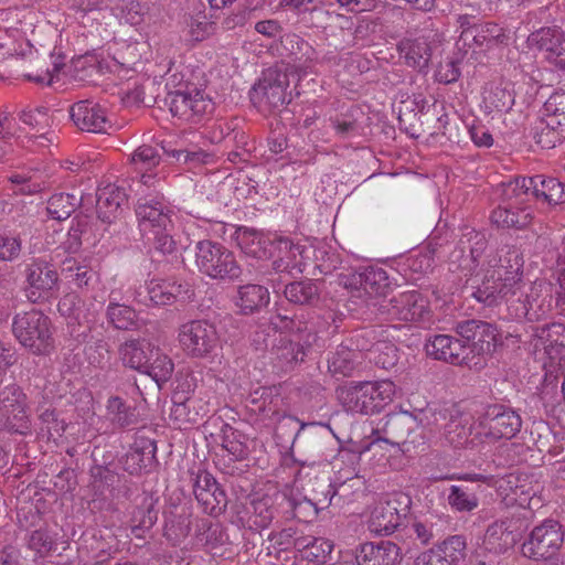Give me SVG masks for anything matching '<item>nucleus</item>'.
Returning <instances> with one entry per match:
<instances>
[{"label": "nucleus", "mask_w": 565, "mask_h": 565, "mask_svg": "<svg viewBox=\"0 0 565 565\" xmlns=\"http://www.w3.org/2000/svg\"><path fill=\"white\" fill-rule=\"evenodd\" d=\"M355 349L339 345L328 359V370L333 375L351 376L362 361V352L358 349V334L355 335Z\"/></svg>", "instance_id": "obj_30"}, {"label": "nucleus", "mask_w": 565, "mask_h": 565, "mask_svg": "<svg viewBox=\"0 0 565 565\" xmlns=\"http://www.w3.org/2000/svg\"><path fill=\"white\" fill-rule=\"evenodd\" d=\"M330 125L341 138H348L358 134L355 120L349 116H337L330 119Z\"/></svg>", "instance_id": "obj_60"}, {"label": "nucleus", "mask_w": 565, "mask_h": 565, "mask_svg": "<svg viewBox=\"0 0 565 565\" xmlns=\"http://www.w3.org/2000/svg\"><path fill=\"white\" fill-rule=\"evenodd\" d=\"M552 285L544 280H535L521 301L516 317H525L529 320H540L547 316L552 309Z\"/></svg>", "instance_id": "obj_21"}, {"label": "nucleus", "mask_w": 565, "mask_h": 565, "mask_svg": "<svg viewBox=\"0 0 565 565\" xmlns=\"http://www.w3.org/2000/svg\"><path fill=\"white\" fill-rule=\"evenodd\" d=\"M107 418L119 427H126L134 423V413L129 406L118 396H113L106 405Z\"/></svg>", "instance_id": "obj_51"}, {"label": "nucleus", "mask_w": 565, "mask_h": 565, "mask_svg": "<svg viewBox=\"0 0 565 565\" xmlns=\"http://www.w3.org/2000/svg\"><path fill=\"white\" fill-rule=\"evenodd\" d=\"M337 396L347 412L372 415L369 390L365 387V382H352L343 385L337 390Z\"/></svg>", "instance_id": "obj_28"}, {"label": "nucleus", "mask_w": 565, "mask_h": 565, "mask_svg": "<svg viewBox=\"0 0 565 565\" xmlns=\"http://www.w3.org/2000/svg\"><path fill=\"white\" fill-rule=\"evenodd\" d=\"M82 301L75 294L64 296L58 302V311L64 316H73L76 319L82 317Z\"/></svg>", "instance_id": "obj_64"}, {"label": "nucleus", "mask_w": 565, "mask_h": 565, "mask_svg": "<svg viewBox=\"0 0 565 565\" xmlns=\"http://www.w3.org/2000/svg\"><path fill=\"white\" fill-rule=\"evenodd\" d=\"M153 352H156V347L146 340L126 341L119 350L122 363L142 373L152 359Z\"/></svg>", "instance_id": "obj_29"}, {"label": "nucleus", "mask_w": 565, "mask_h": 565, "mask_svg": "<svg viewBox=\"0 0 565 565\" xmlns=\"http://www.w3.org/2000/svg\"><path fill=\"white\" fill-rule=\"evenodd\" d=\"M268 289L260 285L247 284L241 286L237 292L236 306L244 315L258 311L269 303Z\"/></svg>", "instance_id": "obj_34"}, {"label": "nucleus", "mask_w": 565, "mask_h": 565, "mask_svg": "<svg viewBox=\"0 0 565 565\" xmlns=\"http://www.w3.org/2000/svg\"><path fill=\"white\" fill-rule=\"evenodd\" d=\"M529 42L554 67L565 70V32L558 28H541L531 33Z\"/></svg>", "instance_id": "obj_19"}, {"label": "nucleus", "mask_w": 565, "mask_h": 565, "mask_svg": "<svg viewBox=\"0 0 565 565\" xmlns=\"http://www.w3.org/2000/svg\"><path fill=\"white\" fill-rule=\"evenodd\" d=\"M482 32L486 35L488 49L497 45L504 44L509 40V35L503 28L494 23H486L481 25Z\"/></svg>", "instance_id": "obj_61"}, {"label": "nucleus", "mask_w": 565, "mask_h": 565, "mask_svg": "<svg viewBox=\"0 0 565 565\" xmlns=\"http://www.w3.org/2000/svg\"><path fill=\"white\" fill-rule=\"evenodd\" d=\"M398 51L405 63L414 68H425L431 57V44L428 35H413L402 40Z\"/></svg>", "instance_id": "obj_26"}, {"label": "nucleus", "mask_w": 565, "mask_h": 565, "mask_svg": "<svg viewBox=\"0 0 565 565\" xmlns=\"http://www.w3.org/2000/svg\"><path fill=\"white\" fill-rule=\"evenodd\" d=\"M268 541L277 553L292 548L298 552L299 536H296V531L292 527L270 533L268 535Z\"/></svg>", "instance_id": "obj_56"}, {"label": "nucleus", "mask_w": 565, "mask_h": 565, "mask_svg": "<svg viewBox=\"0 0 565 565\" xmlns=\"http://www.w3.org/2000/svg\"><path fill=\"white\" fill-rule=\"evenodd\" d=\"M20 120L33 129L45 130L51 127L53 119L46 107L28 108L20 113Z\"/></svg>", "instance_id": "obj_53"}, {"label": "nucleus", "mask_w": 565, "mask_h": 565, "mask_svg": "<svg viewBox=\"0 0 565 565\" xmlns=\"http://www.w3.org/2000/svg\"><path fill=\"white\" fill-rule=\"evenodd\" d=\"M280 54L290 61L281 63L279 67L297 75V81L307 75L316 60L315 49L299 35L289 33L280 36Z\"/></svg>", "instance_id": "obj_13"}, {"label": "nucleus", "mask_w": 565, "mask_h": 565, "mask_svg": "<svg viewBox=\"0 0 565 565\" xmlns=\"http://www.w3.org/2000/svg\"><path fill=\"white\" fill-rule=\"evenodd\" d=\"M483 103L490 111H507L514 104V94L507 82L490 83L483 90Z\"/></svg>", "instance_id": "obj_36"}, {"label": "nucleus", "mask_w": 565, "mask_h": 565, "mask_svg": "<svg viewBox=\"0 0 565 565\" xmlns=\"http://www.w3.org/2000/svg\"><path fill=\"white\" fill-rule=\"evenodd\" d=\"M161 157L158 150L148 145L138 147L130 157V164L134 172L139 177V183L150 188L166 175L162 171H156L160 164Z\"/></svg>", "instance_id": "obj_22"}, {"label": "nucleus", "mask_w": 565, "mask_h": 565, "mask_svg": "<svg viewBox=\"0 0 565 565\" xmlns=\"http://www.w3.org/2000/svg\"><path fill=\"white\" fill-rule=\"evenodd\" d=\"M0 420L20 434L29 429L26 395L15 384L0 391Z\"/></svg>", "instance_id": "obj_15"}, {"label": "nucleus", "mask_w": 565, "mask_h": 565, "mask_svg": "<svg viewBox=\"0 0 565 565\" xmlns=\"http://www.w3.org/2000/svg\"><path fill=\"white\" fill-rule=\"evenodd\" d=\"M384 333L381 328L363 330L358 334V349L376 366L390 370L397 364L399 356L396 345Z\"/></svg>", "instance_id": "obj_11"}, {"label": "nucleus", "mask_w": 565, "mask_h": 565, "mask_svg": "<svg viewBox=\"0 0 565 565\" xmlns=\"http://www.w3.org/2000/svg\"><path fill=\"white\" fill-rule=\"evenodd\" d=\"M564 530L558 521L545 520L536 525L522 544V554L533 559L552 557L563 545Z\"/></svg>", "instance_id": "obj_8"}, {"label": "nucleus", "mask_w": 565, "mask_h": 565, "mask_svg": "<svg viewBox=\"0 0 565 565\" xmlns=\"http://www.w3.org/2000/svg\"><path fill=\"white\" fill-rule=\"evenodd\" d=\"M284 295L295 305H309L318 297L317 285L311 280H301L288 284Z\"/></svg>", "instance_id": "obj_45"}, {"label": "nucleus", "mask_w": 565, "mask_h": 565, "mask_svg": "<svg viewBox=\"0 0 565 565\" xmlns=\"http://www.w3.org/2000/svg\"><path fill=\"white\" fill-rule=\"evenodd\" d=\"M113 11L120 21L136 26L143 22L149 6L147 0H121Z\"/></svg>", "instance_id": "obj_42"}, {"label": "nucleus", "mask_w": 565, "mask_h": 565, "mask_svg": "<svg viewBox=\"0 0 565 565\" xmlns=\"http://www.w3.org/2000/svg\"><path fill=\"white\" fill-rule=\"evenodd\" d=\"M519 482L520 478L513 473H510L500 479H495L497 486L494 487L505 498L523 504L530 498V492L525 490L524 486L520 484Z\"/></svg>", "instance_id": "obj_49"}, {"label": "nucleus", "mask_w": 565, "mask_h": 565, "mask_svg": "<svg viewBox=\"0 0 565 565\" xmlns=\"http://www.w3.org/2000/svg\"><path fill=\"white\" fill-rule=\"evenodd\" d=\"M22 242L19 236L0 234V262H14L20 257Z\"/></svg>", "instance_id": "obj_58"}, {"label": "nucleus", "mask_w": 565, "mask_h": 565, "mask_svg": "<svg viewBox=\"0 0 565 565\" xmlns=\"http://www.w3.org/2000/svg\"><path fill=\"white\" fill-rule=\"evenodd\" d=\"M411 504V497L401 491L381 495L370 510L369 530L376 535H391L402 524Z\"/></svg>", "instance_id": "obj_5"}, {"label": "nucleus", "mask_w": 565, "mask_h": 565, "mask_svg": "<svg viewBox=\"0 0 565 565\" xmlns=\"http://www.w3.org/2000/svg\"><path fill=\"white\" fill-rule=\"evenodd\" d=\"M107 317L109 322L120 330H130L138 327V315L136 310L129 306L120 305L115 301L113 294L107 307Z\"/></svg>", "instance_id": "obj_43"}, {"label": "nucleus", "mask_w": 565, "mask_h": 565, "mask_svg": "<svg viewBox=\"0 0 565 565\" xmlns=\"http://www.w3.org/2000/svg\"><path fill=\"white\" fill-rule=\"evenodd\" d=\"M503 193L519 203H530L533 198H542L548 204L565 202V185L554 178L543 175L515 178L507 182Z\"/></svg>", "instance_id": "obj_7"}, {"label": "nucleus", "mask_w": 565, "mask_h": 565, "mask_svg": "<svg viewBox=\"0 0 565 565\" xmlns=\"http://www.w3.org/2000/svg\"><path fill=\"white\" fill-rule=\"evenodd\" d=\"M417 427V416L405 411L387 417L385 433L394 439L393 443L398 444L404 441Z\"/></svg>", "instance_id": "obj_38"}, {"label": "nucleus", "mask_w": 565, "mask_h": 565, "mask_svg": "<svg viewBox=\"0 0 565 565\" xmlns=\"http://www.w3.org/2000/svg\"><path fill=\"white\" fill-rule=\"evenodd\" d=\"M54 545V539L43 529L33 531L28 539L29 548L41 556L47 555L53 550Z\"/></svg>", "instance_id": "obj_57"}, {"label": "nucleus", "mask_w": 565, "mask_h": 565, "mask_svg": "<svg viewBox=\"0 0 565 565\" xmlns=\"http://www.w3.org/2000/svg\"><path fill=\"white\" fill-rule=\"evenodd\" d=\"M169 98L171 114L184 121L198 122L213 110L212 100L196 88L173 92Z\"/></svg>", "instance_id": "obj_14"}, {"label": "nucleus", "mask_w": 565, "mask_h": 565, "mask_svg": "<svg viewBox=\"0 0 565 565\" xmlns=\"http://www.w3.org/2000/svg\"><path fill=\"white\" fill-rule=\"evenodd\" d=\"M449 505L458 512H471L479 505V499L459 486H451L448 494Z\"/></svg>", "instance_id": "obj_52"}, {"label": "nucleus", "mask_w": 565, "mask_h": 565, "mask_svg": "<svg viewBox=\"0 0 565 565\" xmlns=\"http://www.w3.org/2000/svg\"><path fill=\"white\" fill-rule=\"evenodd\" d=\"M195 264L201 273L212 279L235 280L242 275L234 253L222 244L209 239L198 242Z\"/></svg>", "instance_id": "obj_4"}, {"label": "nucleus", "mask_w": 565, "mask_h": 565, "mask_svg": "<svg viewBox=\"0 0 565 565\" xmlns=\"http://www.w3.org/2000/svg\"><path fill=\"white\" fill-rule=\"evenodd\" d=\"M459 333L471 343L467 345L470 358L484 365L500 344V333L497 327L491 323L470 320L459 326Z\"/></svg>", "instance_id": "obj_10"}, {"label": "nucleus", "mask_w": 565, "mask_h": 565, "mask_svg": "<svg viewBox=\"0 0 565 565\" xmlns=\"http://www.w3.org/2000/svg\"><path fill=\"white\" fill-rule=\"evenodd\" d=\"M408 267L414 273L426 274L434 267V257L430 252H419L408 259Z\"/></svg>", "instance_id": "obj_63"}, {"label": "nucleus", "mask_w": 565, "mask_h": 565, "mask_svg": "<svg viewBox=\"0 0 565 565\" xmlns=\"http://www.w3.org/2000/svg\"><path fill=\"white\" fill-rule=\"evenodd\" d=\"M361 289L370 296H384L391 288L387 273L382 268H366L359 275Z\"/></svg>", "instance_id": "obj_40"}, {"label": "nucleus", "mask_w": 565, "mask_h": 565, "mask_svg": "<svg viewBox=\"0 0 565 565\" xmlns=\"http://www.w3.org/2000/svg\"><path fill=\"white\" fill-rule=\"evenodd\" d=\"M126 190L116 184H107L97 192L96 209L98 217L110 223L117 217L122 204L127 201Z\"/></svg>", "instance_id": "obj_27"}, {"label": "nucleus", "mask_w": 565, "mask_h": 565, "mask_svg": "<svg viewBox=\"0 0 565 565\" xmlns=\"http://www.w3.org/2000/svg\"><path fill=\"white\" fill-rule=\"evenodd\" d=\"M507 183H502V188ZM502 198L505 205L497 207L492 214L491 220L494 224L501 227H516L522 228L530 224L532 220V212L530 211L529 203H519L515 199L509 200L502 192Z\"/></svg>", "instance_id": "obj_24"}, {"label": "nucleus", "mask_w": 565, "mask_h": 565, "mask_svg": "<svg viewBox=\"0 0 565 565\" xmlns=\"http://www.w3.org/2000/svg\"><path fill=\"white\" fill-rule=\"evenodd\" d=\"M535 142L543 149L554 148L565 138V127L555 117L544 116L532 128Z\"/></svg>", "instance_id": "obj_31"}, {"label": "nucleus", "mask_w": 565, "mask_h": 565, "mask_svg": "<svg viewBox=\"0 0 565 565\" xmlns=\"http://www.w3.org/2000/svg\"><path fill=\"white\" fill-rule=\"evenodd\" d=\"M158 499L152 494L143 493L140 503L136 507L131 516V533L136 537H142L145 531L150 530L157 522L158 512L156 504Z\"/></svg>", "instance_id": "obj_32"}, {"label": "nucleus", "mask_w": 565, "mask_h": 565, "mask_svg": "<svg viewBox=\"0 0 565 565\" xmlns=\"http://www.w3.org/2000/svg\"><path fill=\"white\" fill-rule=\"evenodd\" d=\"M70 116L82 131L105 134L111 128L106 109L94 100L85 99L73 104Z\"/></svg>", "instance_id": "obj_18"}, {"label": "nucleus", "mask_w": 565, "mask_h": 565, "mask_svg": "<svg viewBox=\"0 0 565 565\" xmlns=\"http://www.w3.org/2000/svg\"><path fill=\"white\" fill-rule=\"evenodd\" d=\"M387 313L402 321L430 323L431 312L427 299L417 290L402 292L392 298L388 303Z\"/></svg>", "instance_id": "obj_17"}, {"label": "nucleus", "mask_w": 565, "mask_h": 565, "mask_svg": "<svg viewBox=\"0 0 565 565\" xmlns=\"http://www.w3.org/2000/svg\"><path fill=\"white\" fill-rule=\"evenodd\" d=\"M446 565H459L466 557L467 541L462 535H451L435 545Z\"/></svg>", "instance_id": "obj_44"}, {"label": "nucleus", "mask_w": 565, "mask_h": 565, "mask_svg": "<svg viewBox=\"0 0 565 565\" xmlns=\"http://www.w3.org/2000/svg\"><path fill=\"white\" fill-rule=\"evenodd\" d=\"M12 332L18 342L35 355H46L54 348L51 320L40 310L17 313Z\"/></svg>", "instance_id": "obj_2"}, {"label": "nucleus", "mask_w": 565, "mask_h": 565, "mask_svg": "<svg viewBox=\"0 0 565 565\" xmlns=\"http://www.w3.org/2000/svg\"><path fill=\"white\" fill-rule=\"evenodd\" d=\"M279 256L273 262V268L277 273H290L292 269L302 271L301 267V246L294 244L287 237L275 239Z\"/></svg>", "instance_id": "obj_33"}, {"label": "nucleus", "mask_w": 565, "mask_h": 565, "mask_svg": "<svg viewBox=\"0 0 565 565\" xmlns=\"http://www.w3.org/2000/svg\"><path fill=\"white\" fill-rule=\"evenodd\" d=\"M193 493L203 511L209 514L222 513L227 504L226 494L220 488L215 478L207 471H198Z\"/></svg>", "instance_id": "obj_20"}, {"label": "nucleus", "mask_w": 565, "mask_h": 565, "mask_svg": "<svg viewBox=\"0 0 565 565\" xmlns=\"http://www.w3.org/2000/svg\"><path fill=\"white\" fill-rule=\"evenodd\" d=\"M412 531L416 535V539L424 545L430 543L438 534V530L435 529V523L429 520L415 521L412 524Z\"/></svg>", "instance_id": "obj_62"}, {"label": "nucleus", "mask_w": 565, "mask_h": 565, "mask_svg": "<svg viewBox=\"0 0 565 565\" xmlns=\"http://www.w3.org/2000/svg\"><path fill=\"white\" fill-rule=\"evenodd\" d=\"M143 232L159 233L173 228L174 211L164 202L140 203L136 210Z\"/></svg>", "instance_id": "obj_23"}, {"label": "nucleus", "mask_w": 565, "mask_h": 565, "mask_svg": "<svg viewBox=\"0 0 565 565\" xmlns=\"http://www.w3.org/2000/svg\"><path fill=\"white\" fill-rule=\"evenodd\" d=\"M63 273L66 278H70L76 286H88L95 277V273L85 265H78L75 260L67 259L63 266Z\"/></svg>", "instance_id": "obj_55"}, {"label": "nucleus", "mask_w": 565, "mask_h": 565, "mask_svg": "<svg viewBox=\"0 0 565 565\" xmlns=\"http://www.w3.org/2000/svg\"><path fill=\"white\" fill-rule=\"evenodd\" d=\"M521 416L512 408L493 404L486 407L473 426L475 437L481 443L510 440L521 430Z\"/></svg>", "instance_id": "obj_3"}, {"label": "nucleus", "mask_w": 565, "mask_h": 565, "mask_svg": "<svg viewBox=\"0 0 565 565\" xmlns=\"http://www.w3.org/2000/svg\"><path fill=\"white\" fill-rule=\"evenodd\" d=\"M79 204V199L71 193L53 194L47 202V212L55 220H66Z\"/></svg>", "instance_id": "obj_47"}, {"label": "nucleus", "mask_w": 565, "mask_h": 565, "mask_svg": "<svg viewBox=\"0 0 565 565\" xmlns=\"http://www.w3.org/2000/svg\"><path fill=\"white\" fill-rule=\"evenodd\" d=\"M273 354L280 366H285L302 360L305 355V348L298 342L287 338H281L279 343L273 348Z\"/></svg>", "instance_id": "obj_50"}, {"label": "nucleus", "mask_w": 565, "mask_h": 565, "mask_svg": "<svg viewBox=\"0 0 565 565\" xmlns=\"http://www.w3.org/2000/svg\"><path fill=\"white\" fill-rule=\"evenodd\" d=\"M499 263L501 264L498 265L495 257L488 262L489 269L472 292L476 300L486 306L497 305L501 300L509 301L521 289L523 258L520 252L509 248Z\"/></svg>", "instance_id": "obj_1"}, {"label": "nucleus", "mask_w": 565, "mask_h": 565, "mask_svg": "<svg viewBox=\"0 0 565 565\" xmlns=\"http://www.w3.org/2000/svg\"><path fill=\"white\" fill-rule=\"evenodd\" d=\"M290 77H297V75L279 66L268 68L259 82L253 86L250 99L274 108L282 106L286 102V90L290 85Z\"/></svg>", "instance_id": "obj_12"}, {"label": "nucleus", "mask_w": 565, "mask_h": 565, "mask_svg": "<svg viewBox=\"0 0 565 565\" xmlns=\"http://www.w3.org/2000/svg\"><path fill=\"white\" fill-rule=\"evenodd\" d=\"M365 387L369 390V401L372 407V415L380 413L386 405H388L396 393V386L392 381L383 380L375 382H365Z\"/></svg>", "instance_id": "obj_41"}, {"label": "nucleus", "mask_w": 565, "mask_h": 565, "mask_svg": "<svg viewBox=\"0 0 565 565\" xmlns=\"http://www.w3.org/2000/svg\"><path fill=\"white\" fill-rule=\"evenodd\" d=\"M148 297L156 306L170 305L188 292L184 286L175 281L152 279L148 284Z\"/></svg>", "instance_id": "obj_35"}, {"label": "nucleus", "mask_w": 565, "mask_h": 565, "mask_svg": "<svg viewBox=\"0 0 565 565\" xmlns=\"http://www.w3.org/2000/svg\"><path fill=\"white\" fill-rule=\"evenodd\" d=\"M401 559L399 547L390 541L364 543L356 554L358 565H396Z\"/></svg>", "instance_id": "obj_25"}, {"label": "nucleus", "mask_w": 565, "mask_h": 565, "mask_svg": "<svg viewBox=\"0 0 565 565\" xmlns=\"http://www.w3.org/2000/svg\"><path fill=\"white\" fill-rule=\"evenodd\" d=\"M484 541L491 546V548L502 550L512 541V534L508 530L505 522L497 521L488 526Z\"/></svg>", "instance_id": "obj_54"}, {"label": "nucleus", "mask_w": 565, "mask_h": 565, "mask_svg": "<svg viewBox=\"0 0 565 565\" xmlns=\"http://www.w3.org/2000/svg\"><path fill=\"white\" fill-rule=\"evenodd\" d=\"M276 510L271 498L265 497L252 502L249 515L250 527L264 530L268 527L275 516Z\"/></svg>", "instance_id": "obj_46"}, {"label": "nucleus", "mask_w": 565, "mask_h": 565, "mask_svg": "<svg viewBox=\"0 0 565 565\" xmlns=\"http://www.w3.org/2000/svg\"><path fill=\"white\" fill-rule=\"evenodd\" d=\"M426 352L436 360H441L454 365H467L481 369V362L470 358L466 342L448 335H435L426 343Z\"/></svg>", "instance_id": "obj_16"}, {"label": "nucleus", "mask_w": 565, "mask_h": 565, "mask_svg": "<svg viewBox=\"0 0 565 565\" xmlns=\"http://www.w3.org/2000/svg\"><path fill=\"white\" fill-rule=\"evenodd\" d=\"M332 548L333 545L322 537L299 536L298 553L310 563H324Z\"/></svg>", "instance_id": "obj_39"}, {"label": "nucleus", "mask_w": 565, "mask_h": 565, "mask_svg": "<svg viewBox=\"0 0 565 565\" xmlns=\"http://www.w3.org/2000/svg\"><path fill=\"white\" fill-rule=\"evenodd\" d=\"M58 273L43 259H34L24 269L23 292L33 303L50 298L58 289Z\"/></svg>", "instance_id": "obj_9"}, {"label": "nucleus", "mask_w": 565, "mask_h": 565, "mask_svg": "<svg viewBox=\"0 0 565 565\" xmlns=\"http://www.w3.org/2000/svg\"><path fill=\"white\" fill-rule=\"evenodd\" d=\"M174 365L172 360L156 347L152 359L148 362L143 373L151 376L159 385L167 382L172 375Z\"/></svg>", "instance_id": "obj_48"}, {"label": "nucleus", "mask_w": 565, "mask_h": 565, "mask_svg": "<svg viewBox=\"0 0 565 565\" xmlns=\"http://www.w3.org/2000/svg\"><path fill=\"white\" fill-rule=\"evenodd\" d=\"M237 243L245 255L256 259H265L270 255L267 250V246L275 244V241L270 242L260 233L244 228L238 233Z\"/></svg>", "instance_id": "obj_37"}, {"label": "nucleus", "mask_w": 565, "mask_h": 565, "mask_svg": "<svg viewBox=\"0 0 565 565\" xmlns=\"http://www.w3.org/2000/svg\"><path fill=\"white\" fill-rule=\"evenodd\" d=\"M542 114L555 117L565 127V90L552 94L544 103Z\"/></svg>", "instance_id": "obj_59"}, {"label": "nucleus", "mask_w": 565, "mask_h": 565, "mask_svg": "<svg viewBox=\"0 0 565 565\" xmlns=\"http://www.w3.org/2000/svg\"><path fill=\"white\" fill-rule=\"evenodd\" d=\"M178 343L188 358L209 359L215 355L221 340L217 329L212 322L198 319L179 327Z\"/></svg>", "instance_id": "obj_6"}]
</instances>
